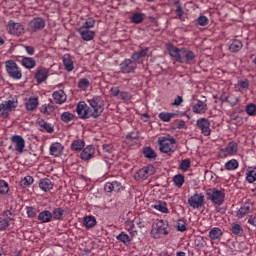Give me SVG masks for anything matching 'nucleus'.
I'll use <instances>...</instances> for the list:
<instances>
[{
  "mask_svg": "<svg viewBox=\"0 0 256 256\" xmlns=\"http://www.w3.org/2000/svg\"><path fill=\"white\" fill-rule=\"evenodd\" d=\"M89 106L81 101L77 104L76 112L80 119H97L103 113V100L101 96H95L92 99L88 100Z\"/></svg>",
  "mask_w": 256,
  "mask_h": 256,
  "instance_id": "obj_1",
  "label": "nucleus"
},
{
  "mask_svg": "<svg viewBox=\"0 0 256 256\" xmlns=\"http://www.w3.org/2000/svg\"><path fill=\"white\" fill-rule=\"evenodd\" d=\"M169 55L174 57L177 63H183V58L186 59L187 65L195 63V53L187 48H178L176 46L168 47Z\"/></svg>",
  "mask_w": 256,
  "mask_h": 256,
  "instance_id": "obj_2",
  "label": "nucleus"
},
{
  "mask_svg": "<svg viewBox=\"0 0 256 256\" xmlns=\"http://www.w3.org/2000/svg\"><path fill=\"white\" fill-rule=\"evenodd\" d=\"M206 199L212 201L214 205H221L225 202V193L217 189H209L206 191Z\"/></svg>",
  "mask_w": 256,
  "mask_h": 256,
  "instance_id": "obj_3",
  "label": "nucleus"
},
{
  "mask_svg": "<svg viewBox=\"0 0 256 256\" xmlns=\"http://www.w3.org/2000/svg\"><path fill=\"white\" fill-rule=\"evenodd\" d=\"M6 71L12 79H21L23 74L21 73V69L17 66V63L13 60L6 61Z\"/></svg>",
  "mask_w": 256,
  "mask_h": 256,
  "instance_id": "obj_4",
  "label": "nucleus"
},
{
  "mask_svg": "<svg viewBox=\"0 0 256 256\" xmlns=\"http://www.w3.org/2000/svg\"><path fill=\"white\" fill-rule=\"evenodd\" d=\"M158 143L160 151L162 153H172L173 147L175 146V143H177V141L175 140V138L161 137L159 138Z\"/></svg>",
  "mask_w": 256,
  "mask_h": 256,
  "instance_id": "obj_5",
  "label": "nucleus"
},
{
  "mask_svg": "<svg viewBox=\"0 0 256 256\" xmlns=\"http://www.w3.org/2000/svg\"><path fill=\"white\" fill-rule=\"evenodd\" d=\"M151 235L154 239H161L162 235H169L167 228L163 225V220H158L151 229Z\"/></svg>",
  "mask_w": 256,
  "mask_h": 256,
  "instance_id": "obj_6",
  "label": "nucleus"
},
{
  "mask_svg": "<svg viewBox=\"0 0 256 256\" xmlns=\"http://www.w3.org/2000/svg\"><path fill=\"white\" fill-rule=\"evenodd\" d=\"M154 173L155 167L149 165L138 170L134 175V179H136V181H145V179H148L150 175H153Z\"/></svg>",
  "mask_w": 256,
  "mask_h": 256,
  "instance_id": "obj_7",
  "label": "nucleus"
},
{
  "mask_svg": "<svg viewBox=\"0 0 256 256\" xmlns=\"http://www.w3.org/2000/svg\"><path fill=\"white\" fill-rule=\"evenodd\" d=\"M17 107V102L14 100H7L0 104V117L6 119L9 117V113Z\"/></svg>",
  "mask_w": 256,
  "mask_h": 256,
  "instance_id": "obj_8",
  "label": "nucleus"
},
{
  "mask_svg": "<svg viewBox=\"0 0 256 256\" xmlns=\"http://www.w3.org/2000/svg\"><path fill=\"white\" fill-rule=\"evenodd\" d=\"M45 25V19L41 17H36L28 23V31L30 33H37V31L45 29Z\"/></svg>",
  "mask_w": 256,
  "mask_h": 256,
  "instance_id": "obj_9",
  "label": "nucleus"
},
{
  "mask_svg": "<svg viewBox=\"0 0 256 256\" xmlns=\"http://www.w3.org/2000/svg\"><path fill=\"white\" fill-rule=\"evenodd\" d=\"M188 205L192 207V209H201L203 205H205V195L203 193H196L188 199Z\"/></svg>",
  "mask_w": 256,
  "mask_h": 256,
  "instance_id": "obj_10",
  "label": "nucleus"
},
{
  "mask_svg": "<svg viewBox=\"0 0 256 256\" xmlns=\"http://www.w3.org/2000/svg\"><path fill=\"white\" fill-rule=\"evenodd\" d=\"M196 126L200 129L202 135L209 137L211 135V122L207 118H200L196 121Z\"/></svg>",
  "mask_w": 256,
  "mask_h": 256,
  "instance_id": "obj_11",
  "label": "nucleus"
},
{
  "mask_svg": "<svg viewBox=\"0 0 256 256\" xmlns=\"http://www.w3.org/2000/svg\"><path fill=\"white\" fill-rule=\"evenodd\" d=\"M135 69H137V62L131 59H125L120 64L121 73H134Z\"/></svg>",
  "mask_w": 256,
  "mask_h": 256,
  "instance_id": "obj_12",
  "label": "nucleus"
},
{
  "mask_svg": "<svg viewBox=\"0 0 256 256\" xmlns=\"http://www.w3.org/2000/svg\"><path fill=\"white\" fill-rule=\"evenodd\" d=\"M7 29L8 33H10L11 35H16L17 37H19V35H23L24 33L23 24L15 23L13 21H10L8 23Z\"/></svg>",
  "mask_w": 256,
  "mask_h": 256,
  "instance_id": "obj_13",
  "label": "nucleus"
},
{
  "mask_svg": "<svg viewBox=\"0 0 256 256\" xmlns=\"http://www.w3.org/2000/svg\"><path fill=\"white\" fill-rule=\"evenodd\" d=\"M123 189L125 188L119 181L108 182L104 186V191H106V193H112V191H115V193H121Z\"/></svg>",
  "mask_w": 256,
  "mask_h": 256,
  "instance_id": "obj_14",
  "label": "nucleus"
},
{
  "mask_svg": "<svg viewBox=\"0 0 256 256\" xmlns=\"http://www.w3.org/2000/svg\"><path fill=\"white\" fill-rule=\"evenodd\" d=\"M11 141L15 144V151L23 153V150L25 149V139H23V136L14 135L11 137Z\"/></svg>",
  "mask_w": 256,
  "mask_h": 256,
  "instance_id": "obj_15",
  "label": "nucleus"
},
{
  "mask_svg": "<svg viewBox=\"0 0 256 256\" xmlns=\"http://www.w3.org/2000/svg\"><path fill=\"white\" fill-rule=\"evenodd\" d=\"M47 77H49V70L47 68L39 67L35 73V79L37 83H44L47 81Z\"/></svg>",
  "mask_w": 256,
  "mask_h": 256,
  "instance_id": "obj_16",
  "label": "nucleus"
},
{
  "mask_svg": "<svg viewBox=\"0 0 256 256\" xmlns=\"http://www.w3.org/2000/svg\"><path fill=\"white\" fill-rule=\"evenodd\" d=\"M132 59L136 63H139L144 57H149V48L140 47V49L132 54Z\"/></svg>",
  "mask_w": 256,
  "mask_h": 256,
  "instance_id": "obj_17",
  "label": "nucleus"
},
{
  "mask_svg": "<svg viewBox=\"0 0 256 256\" xmlns=\"http://www.w3.org/2000/svg\"><path fill=\"white\" fill-rule=\"evenodd\" d=\"M63 144L59 142H54L50 146V155L52 157H61L63 155Z\"/></svg>",
  "mask_w": 256,
  "mask_h": 256,
  "instance_id": "obj_18",
  "label": "nucleus"
},
{
  "mask_svg": "<svg viewBox=\"0 0 256 256\" xmlns=\"http://www.w3.org/2000/svg\"><path fill=\"white\" fill-rule=\"evenodd\" d=\"M93 155H95V148L89 145L82 150L80 157L83 161H89V159H93Z\"/></svg>",
  "mask_w": 256,
  "mask_h": 256,
  "instance_id": "obj_19",
  "label": "nucleus"
},
{
  "mask_svg": "<svg viewBox=\"0 0 256 256\" xmlns=\"http://www.w3.org/2000/svg\"><path fill=\"white\" fill-rule=\"evenodd\" d=\"M52 97L55 103H57L58 105H62V103H65V101H67V95L63 90L53 92Z\"/></svg>",
  "mask_w": 256,
  "mask_h": 256,
  "instance_id": "obj_20",
  "label": "nucleus"
},
{
  "mask_svg": "<svg viewBox=\"0 0 256 256\" xmlns=\"http://www.w3.org/2000/svg\"><path fill=\"white\" fill-rule=\"evenodd\" d=\"M39 188L44 191V193H47L53 189V182L49 178H42L39 181Z\"/></svg>",
  "mask_w": 256,
  "mask_h": 256,
  "instance_id": "obj_21",
  "label": "nucleus"
},
{
  "mask_svg": "<svg viewBox=\"0 0 256 256\" xmlns=\"http://www.w3.org/2000/svg\"><path fill=\"white\" fill-rule=\"evenodd\" d=\"M252 211L253 203H247L238 210L237 217L242 219V217H245V215H249V213H251Z\"/></svg>",
  "mask_w": 256,
  "mask_h": 256,
  "instance_id": "obj_22",
  "label": "nucleus"
},
{
  "mask_svg": "<svg viewBox=\"0 0 256 256\" xmlns=\"http://www.w3.org/2000/svg\"><path fill=\"white\" fill-rule=\"evenodd\" d=\"M192 110L193 113L201 115L207 111V104L201 100H198L197 103L192 106Z\"/></svg>",
  "mask_w": 256,
  "mask_h": 256,
  "instance_id": "obj_23",
  "label": "nucleus"
},
{
  "mask_svg": "<svg viewBox=\"0 0 256 256\" xmlns=\"http://www.w3.org/2000/svg\"><path fill=\"white\" fill-rule=\"evenodd\" d=\"M78 33H80L84 41H92L93 37H95V32L85 28H79Z\"/></svg>",
  "mask_w": 256,
  "mask_h": 256,
  "instance_id": "obj_24",
  "label": "nucleus"
},
{
  "mask_svg": "<svg viewBox=\"0 0 256 256\" xmlns=\"http://www.w3.org/2000/svg\"><path fill=\"white\" fill-rule=\"evenodd\" d=\"M21 64L23 67H25V69H35V67L37 65V61H35L31 57L23 56L22 60H21Z\"/></svg>",
  "mask_w": 256,
  "mask_h": 256,
  "instance_id": "obj_25",
  "label": "nucleus"
},
{
  "mask_svg": "<svg viewBox=\"0 0 256 256\" xmlns=\"http://www.w3.org/2000/svg\"><path fill=\"white\" fill-rule=\"evenodd\" d=\"M37 219L40 221V223H49V221L53 219V214L49 210H44L39 213Z\"/></svg>",
  "mask_w": 256,
  "mask_h": 256,
  "instance_id": "obj_26",
  "label": "nucleus"
},
{
  "mask_svg": "<svg viewBox=\"0 0 256 256\" xmlns=\"http://www.w3.org/2000/svg\"><path fill=\"white\" fill-rule=\"evenodd\" d=\"M209 237L212 241L221 239L223 237V231L220 228L214 227L209 231Z\"/></svg>",
  "mask_w": 256,
  "mask_h": 256,
  "instance_id": "obj_27",
  "label": "nucleus"
},
{
  "mask_svg": "<svg viewBox=\"0 0 256 256\" xmlns=\"http://www.w3.org/2000/svg\"><path fill=\"white\" fill-rule=\"evenodd\" d=\"M83 225L87 229H93V227L97 225V219L93 216H86L83 220Z\"/></svg>",
  "mask_w": 256,
  "mask_h": 256,
  "instance_id": "obj_28",
  "label": "nucleus"
},
{
  "mask_svg": "<svg viewBox=\"0 0 256 256\" xmlns=\"http://www.w3.org/2000/svg\"><path fill=\"white\" fill-rule=\"evenodd\" d=\"M243 49V43H241L240 40H234L232 43L229 45V51L231 53H239Z\"/></svg>",
  "mask_w": 256,
  "mask_h": 256,
  "instance_id": "obj_29",
  "label": "nucleus"
},
{
  "mask_svg": "<svg viewBox=\"0 0 256 256\" xmlns=\"http://www.w3.org/2000/svg\"><path fill=\"white\" fill-rule=\"evenodd\" d=\"M143 155L146 159H150V161L157 159V153L149 146L143 148Z\"/></svg>",
  "mask_w": 256,
  "mask_h": 256,
  "instance_id": "obj_30",
  "label": "nucleus"
},
{
  "mask_svg": "<svg viewBox=\"0 0 256 256\" xmlns=\"http://www.w3.org/2000/svg\"><path fill=\"white\" fill-rule=\"evenodd\" d=\"M117 241L123 243L124 245H131V236L125 232H121L116 236Z\"/></svg>",
  "mask_w": 256,
  "mask_h": 256,
  "instance_id": "obj_31",
  "label": "nucleus"
},
{
  "mask_svg": "<svg viewBox=\"0 0 256 256\" xmlns=\"http://www.w3.org/2000/svg\"><path fill=\"white\" fill-rule=\"evenodd\" d=\"M63 65H64L66 71H68L69 73H70V71H73V69H74L73 60H71V56L69 54L64 55Z\"/></svg>",
  "mask_w": 256,
  "mask_h": 256,
  "instance_id": "obj_32",
  "label": "nucleus"
},
{
  "mask_svg": "<svg viewBox=\"0 0 256 256\" xmlns=\"http://www.w3.org/2000/svg\"><path fill=\"white\" fill-rule=\"evenodd\" d=\"M173 117H177L176 113H169V112H161L158 114V118L160 121H163L164 123H169Z\"/></svg>",
  "mask_w": 256,
  "mask_h": 256,
  "instance_id": "obj_33",
  "label": "nucleus"
},
{
  "mask_svg": "<svg viewBox=\"0 0 256 256\" xmlns=\"http://www.w3.org/2000/svg\"><path fill=\"white\" fill-rule=\"evenodd\" d=\"M37 105H39V99L29 98L26 102V109L27 111H35L37 109Z\"/></svg>",
  "mask_w": 256,
  "mask_h": 256,
  "instance_id": "obj_34",
  "label": "nucleus"
},
{
  "mask_svg": "<svg viewBox=\"0 0 256 256\" xmlns=\"http://www.w3.org/2000/svg\"><path fill=\"white\" fill-rule=\"evenodd\" d=\"M38 125L39 127H41V129H44V131H46L47 133H53V131H55V128L50 123H47L43 119L38 121Z\"/></svg>",
  "mask_w": 256,
  "mask_h": 256,
  "instance_id": "obj_35",
  "label": "nucleus"
},
{
  "mask_svg": "<svg viewBox=\"0 0 256 256\" xmlns=\"http://www.w3.org/2000/svg\"><path fill=\"white\" fill-rule=\"evenodd\" d=\"M65 210L63 208H54L52 211V217L58 221H63Z\"/></svg>",
  "mask_w": 256,
  "mask_h": 256,
  "instance_id": "obj_36",
  "label": "nucleus"
},
{
  "mask_svg": "<svg viewBox=\"0 0 256 256\" xmlns=\"http://www.w3.org/2000/svg\"><path fill=\"white\" fill-rule=\"evenodd\" d=\"M237 147H238L237 142L232 141L228 143L224 151L225 153H227V155H235V153H237Z\"/></svg>",
  "mask_w": 256,
  "mask_h": 256,
  "instance_id": "obj_37",
  "label": "nucleus"
},
{
  "mask_svg": "<svg viewBox=\"0 0 256 256\" xmlns=\"http://www.w3.org/2000/svg\"><path fill=\"white\" fill-rule=\"evenodd\" d=\"M83 147H85V141L83 140H74L71 144L72 151L79 152L83 149Z\"/></svg>",
  "mask_w": 256,
  "mask_h": 256,
  "instance_id": "obj_38",
  "label": "nucleus"
},
{
  "mask_svg": "<svg viewBox=\"0 0 256 256\" xmlns=\"http://www.w3.org/2000/svg\"><path fill=\"white\" fill-rule=\"evenodd\" d=\"M224 167L227 171H235V169H237V167H239V162L235 159H232V160H229L228 162H226Z\"/></svg>",
  "mask_w": 256,
  "mask_h": 256,
  "instance_id": "obj_39",
  "label": "nucleus"
},
{
  "mask_svg": "<svg viewBox=\"0 0 256 256\" xmlns=\"http://www.w3.org/2000/svg\"><path fill=\"white\" fill-rule=\"evenodd\" d=\"M145 20V14L142 13H134L131 17L132 23H136V25H139V23H143Z\"/></svg>",
  "mask_w": 256,
  "mask_h": 256,
  "instance_id": "obj_40",
  "label": "nucleus"
},
{
  "mask_svg": "<svg viewBox=\"0 0 256 256\" xmlns=\"http://www.w3.org/2000/svg\"><path fill=\"white\" fill-rule=\"evenodd\" d=\"M246 180L248 183H255L256 181V168L248 170L246 173Z\"/></svg>",
  "mask_w": 256,
  "mask_h": 256,
  "instance_id": "obj_41",
  "label": "nucleus"
},
{
  "mask_svg": "<svg viewBox=\"0 0 256 256\" xmlns=\"http://www.w3.org/2000/svg\"><path fill=\"white\" fill-rule=\"evenodd\" d=\"M173 182L176 187H182L185 183V176L183 174H178L173 177Z\"/></svg>",
  "mask_w": 256,
  "mask_h": 256,
  "instance_id": "obj_42",
  "label": "nucleus"
},
{
  "mask_svg": "<svg viewBox=\"0 0 256 256\" xmlns=\"http://www.w3.org/2000/svg\"><path fill=\"white\" fill-rule=\"evenodd\" d=\"M60 119L64 123H70V121H73V119H75V115H73V113L71 112H64L61 114Z\"/></svg>",
  "mask_w": 256,
  "mask_h": 256,
  "instance_id": "obj_43",
  "label": "nucleus"
},
{
  "mask_svg": "<svg viewBox=\"0 0 256 256\" xmlns=\"http://www.w3.org/2000/svg\"><path fill=\"white\" fill-rule=\"evenodd\" d=\"M154 209L160 211V213H169V209L167 208V203L165 202H158L154 205Z\"/></svg>",
  "mask_w": 256,
  "mask_h": 256,
  "instance_id": "obj_44",
  "label": "nucleus"
},
{
  "mask_svg": "<svg viewBox=\"0 0 256 256\" xmlns=\"http://www.w3.org/2000/svg\"><path fill=\"white\" fill-rule=\"evenodd\" d=\"M9 193V183L5 180H0V195H7Z\"/></svg>",
  "mask_w": 256,
  "mask_h": 256,
  "instance_id": "obj_45",
  "label": "nucleus"
},
{
  "mask_svg": "<svg viewBox=\"0 0 256 256\" xmlns=\"http://www.w3.org/2000/svg\"><path fill=\"white\" fill-rule=\"evenodd\" d=\"M33 181V176H26L20 181V185L21 187H29V185H33Z\"/></svg>",
  "mask_w": 256,
  "mask_h": 256,
  "instance_id": "obj_46",
  "label": "nucleus"
},
{
  "mask_svg": "<svg viewBox=\"0 0 256 256\" xmlns=\"http://www.w3.org/2000/svg\"><path fill=\"white\" fill-rule=\"evenodd\" d=\"M137 139H139V133L138 132H131L126 136L125 142L126 143H131V141H137Z\"/></svg>",
  "mask_w": 256,
  "mask_h": 256,
  "instance_id": "obj_47",
  "label": "nucleus"
},
{
  "mask_svg": "<svg viewBox=\"0 0 256 256\" xmlns=\"http://www.w3.org/2000/svg\"><path fill=\"white\" fill-rule=\"evenodd\" d=\"M92 27H95V19L88 18L86 22L80 27V29H91Z\"/></svg>",
  "mask_w": 256,
  "mask_h": 256,
  "instance_id": "obj_48",
  "label": "nucleus"
},
{
  "mask_svg": "<svg viewBox=\"0 0 256 256\" xmlns=\"http://www.w3.org/2000/svg\"><path fill=\"white\" fill-rule=\"evenodd\" d=\"M231 231L234 235H243V227L239 224H232Z\"/></svg>",
  "mask_w": 256,
  "mask_h": 256,
  "instance_id": "obj_49",
  "label": "nucleus"
},
{
  "mask_svg": "<svg viewBox=\"0 0 256 256\" xmlns=\"http://www.w3.org/2000/svg\"><path fill=\"white\" fill-rule=\"evenodd\" d=\"M26 213L28 217L33 218L37 216V208L33 206L26 207Z\"/></svg>",
  "mask_w": 256,
  "mask_h": 256,
  "instance_id": "obj_50",
  "label": "nucleus"
},
{
  "mask_svg": "<svg viewBox=\"0 0 256 256\" xmlns=\"http://www.w3.org/2000/svg\"><path fill=\"white\" fill-rule=\"evenodd\" d=\"M189 167H191V160L190 159L182 160V162L180 164V169L182 171H189Z\"/></svg>",
  "mask_w": 256,
  "mask_h": 256,
  "instance_id": "obj_51",
  "label": "nucleus"
},
{
  "mask_svg": "<svg viewBox=\"0 0 256 256\" xmlns=\"http://www.w3.org/2000/svg\"><path fill=\"white\" fill-rule=\"evenodd\" d=\"M131 95L127 91H120V94L118 96V99H121L122 101H131Z\"/></svg>",
  "mask_w": 256,
  "mask_h": 256,
  "instance_id": "obj_52",
  "label": "nucleus"
},
{
  "mask_svg": "<svg viewBox=\"0 0 256 256\" xmlns=\"http://www.w3.org/2000/svg\"><path fill=\"white\" fill-rule=\"evenodd\" d=\"M197 23L201 26V27H205L206 25H209V18H207L206 16H199L198 19L196 20Z\"/></svg>",
  "mask_w": 256,
  "mask_h": 256,
  "instance_id": "obj_53",
  "label": "nucleus"
},
{
  "mask_svg": "<svg viewBox=\"0 0 256 256\" xmlns=\"http://www.w3.org/2000/svg\"><path fill=\"white\" fill-rule=\"evenodd\" d=\"M246 113L248 115H255L256 113V105L253 103H250L246 106Z\"/></svg>",
  "mask_w": 256,
  "mask_h": 256,
  "instance_id": "obj_54",
  "label": "nucleus"
},
{
  "mask_svg": "<svg viewBox=\"0 0 256 256\" xmlns=\"http://www.w3.org/2000/svg\"><path fill=\"white\" fill-rule=\"evenodd\" d=\"M79 89H87L89 87V80L87 78H82L78 82Z\"/></svg>",
  "mask_w": 256,
  "mask_h": 256,
  "instance_id": "obj_55",
  "label": "nucleus"
},
{
  "mask_svg": "<svg viewBox=\"0 0 256 256\" xmlns=\"http://www.w3.org/2000/svg\"><path fill=\"white\" fill-rule=\"evenodd\" d=\"M9 229V221L5 219L0 220V231H7Z\"/></svg>",
  "mask_w": 256,
  "mask_h": 256,
  "instance_id": "obj_56",
  "label": "nucleus"
},
{
  "mask_svg": "<svg viewBox=\"0 0 256 256\" xmlns=\"http://www.w3.org/2000/svg\"><path fill=\"white\" fill-rule=\"evenodd\" d=\"M175 5H177L176 15L177 17H179V19H181L183 17V7H181V4L179 3V1L175 2Z\"/></svg>",
  "mask_w": 256,
  "mask_h": 256,
  "instance_id": "obj_57",
  "label": "nucleus"
},
{
  "mask_svg": "<svg viewBox=\"0 0 256 256\" xmlns=\"http://www.w3.org/2000/svg\"><path fill=\"white\" fill-rule=\"evenodd\" d=\"M177 229L181 232L183 231H187V225L185 224V222L183 220H179L177 222Z\"/></svg>",
  "mask_w": 256,
  "mask_h": 256,
  "instance_id": "obj_58",
  "label": "nucleus"
},
{
  "mask_svg": "<svg viewBox=\"0 0 256 256\" xmlns=\"http://www.w3.org/2000/svg\"><path fill=\"white\" fill-rule=\"evenodd\" d=\"M110 93L113 95V97H119L121 90H119V87H113L111 88Z\"/></svg>",
  "mask_w": 256,
  "mask_h": 256,
  "instance_id": "obj_59",
  "label": "nucleus"
},
{
  "mask_svg": "<svg viewBox=\"0 0 256 256\" xmlns=\"http://www.w3.org/2000/svg\"><path fill=\"white\" fill-rule=\"evenodd\" d=\"M102 149L105 151V153H113V145L111 144H104Z\"/></svg>",
  "mask_w": 256,
  "mask_h": 256,
  "instance_id": "obj_60",
  "label": "nucleus"
},
{
  "mask_svg": "<svg viewBox=\"0 0 256 256\" xmlns=\"http://www.w3.org/2000/svg\"><path fill=\"white\" fill-rule=\"evenodd\" d=\"M239 87L241 89H249V81L248 80H242L238 82Z\"/></svg>",
  "mask_w": 256,
  "mask_h": 256,
  "instance_id": "obj_61",
  "label": "nucleus"
},
{
  "mask_svg": "<svg viewBox=\"0 0 256 256\" xmlns=\"http://www.w3.org/2000/svg\"><path fill=\"white\" fill-rule=\"evenodd\" d=\"M182 103H183V97L177 96L174 102H172V105L178 107V105H181Z\"/></svg>",
  "mask_w": 256,
  "mask_h": 256,
  "instance_id": "obj_62",
  "label": "nucleus"
},
{
  "mask_svg": "<svg viewBox=\"0 0 256 256\" xmlns=\"http://www.w3.org/2000/svg\"><path fill=\"white\" fill-rule=\"evenodd\" d=\"M24 48L28 55H35V48L33 46H24Z\"/></svg>",
  "mask_w": 256,
  "mask_h": 256,
  "instance_id": "obj_63",
  "label": "nucleus"
},
{
  "mask_svg": "<svg viewBox=\"0 0 256 256\" xmlns=\"http://www.w3.org/2000/svg\"><path fill=\"white\" fill-rule=\"evenodd\" d=\"M248 223L250 225H253L254 227H256V215L255 216H250V218L248 219Z\"/></svg>",
  "mask_w": 256,
  "mask_h": 256,
  "instance_id": "obj_64",
  "label": "nucleus"
}]
</instances>
